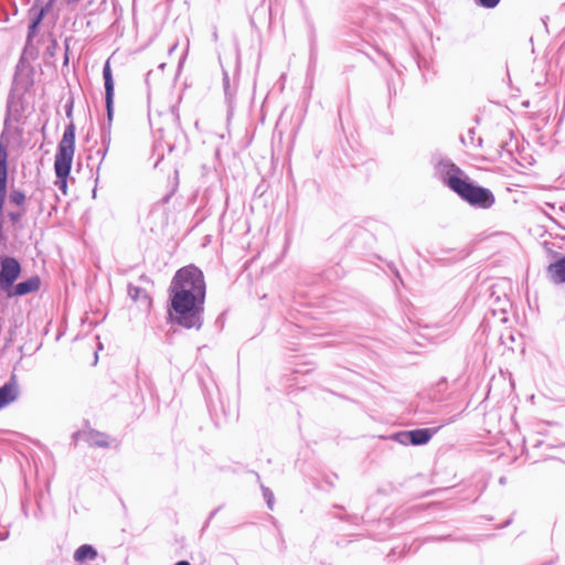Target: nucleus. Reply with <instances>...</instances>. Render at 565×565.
I'll use <instances>...</instances> for the list:
<instances>
[{
    "instance_id": "f257e3e1",
    "label": "nucleus",
    "mask_w": 565,
    "mask_h": 565,
    "mask_svg": "<svg viewBox=\"0 0 565 565\" xmlns=\"http://www.w3.org/2000/svg\"><path fill=\"white\" fill-rule=\"evenodd\" d=\"M205 297L203 271L193 264L179 268L168 288V321L185 329L200 330L204 321Z\"/></svg>"
},
{
    "instance_id": "f03ea898",
    "label": "nucleus",
    "mask_w": 565,
    "mask_h": 565,
    "mask_svg": "<svg viewBox=\"0 0 565 565\" xmlns=\"http://www.w3.org/2000/svg\"><path fill=\"white\" fill-rule=\"evenodd\" d=\"M28 94L9 92L6 102L3 130L0 135V244L4 241V206L7 189L9 184V150L10 139L8 134L13 131L20 136L23 132L22 125L26 121V111L30 106Z\"/></svg>"
},
{
    "instance_id": "7ed1b4c3",
    "label": "nucleus",
    "mask_w": 565,
    "mask_h": 565,
    "mask_svg": "<svg viewBox=\"0 0 565 565\" xmlns=\"http://www.w3.org/2000/svg\"><path fill=\"white\" fill-rule=\"evenodd\" d=\"M75 137L76 127L74 122H71L65 127L55 153L54 172L56 180L54 183L64 195L67 194V180L71 174L75 152Z\"/></svg>"
},
{
    "instance_id": "20e7f679",
    "label": "nucleus",
    "mask_w": 565,
    "mask_h": 565,
    "mask_svg": "<svg viewBox=\"0 0 565 565\" xmlns=\"http://www.w3.org/2000/svg\"><path fill=\"white\" fill-rule=\"evenodd\" d=\"M454 192L475 209L487 210L495 202L493 192L471 180L468 174Z\"/></svg>"
},
{
    "instance_id": "39448f33",
    "label": "nucleus",
    "mask_w": 565,
    "mask_h": 565,
    "mask_svg": "<svg viewBox=\"0 0 565 565\" xmlns=\"http://www.w3.org/2000/svg\"><path fill=\"white\" fill-rule=\"evenodd\" d=\"M103 79L105 88L106 120L100 125V142L103 147L108 149L111 141V124L115 114V81L109 60H107L103 66Z\"/></svg>"
},
{
    "instance_id": "423d86ee",
    "label": "nucleus",
    "mask_w": 565,
    "mask_h": 565,
    "mask_svg": "<svg viewBox=\"0 0 565 565\" xmlns=\"http://www.w3.org/2000/svg\"><path fill=\"white\" fill-rule=\"evenodd\" d=\"M430 162L435 168L436 177L452 192L467 175L456 163L449 158L441 154H434Z\"/></svg>"
},
{
    "instance_id": "0eeeda50",
    "label": "nucleus",
    "mask_w": 565,
    "mask_h": 565,
    "mask_svg": "<svg viewBox=\"0 0 565 565\" xmlns=\"http://www.w3.org/2000/svg\"><path fill=\"white\" fill-rule=\"evenodd\" d=\"M22 274L20 260L7 254L0 255V291L4 295L14 287L15 281Z\"/></svg>"
},
{
    "instance_id": "6e6552de",
    "label": "nucleus",
    "mask_w": 565,
    "mask_h": 565,
    "mask_svg": "<svg viewBox=\"0 0 565 565\" xmlns=\"http://www.w3.org/2000/svg\"><path fill=\"white\" fill-rule=\"evenodd\" d=\"M34 75L35 70L32 64L18 62L14 67V74L9 92L30 95L35 83Z\"/></svg>"
},
{
    "instance_id": "1a4fd4ad",
    "label": "nucleus",
    "mask_w": 565,
    "mask_h": 565,
    "mask_svg": "<svg viewBox=\"0 0 565 565\" xmlns=\"http://www.w3.org/2000/svg\"><path fill=\"white\" fill-rule=\"evenodd\" d=\"M438 428H415L401 430L391 436V439L404 446H424L430 441Z\"/></svg>"
},
{
    "instance_id": "9d476101",
    "label": "nucleus",
    "mask_w": 565,
    "mask_h": 565,
    "mask_svg": "<svg viewBox=\"0 0 565 565\" xmlns=\"http://www.w3.org/2000/svg\"><path fill=\"white\" fill-rule=\"evenodd\" d=\"M56 0H47L44 4L41 0H34L28 10L29 25L28 33L30 36H36L45 15L53 9Z\"/></svg>"
},
{
    "instance_id": "9b49d317",
    "label": "nucleus",
    "mask_w": 565,
    "mask_h": 565,
    "mask_svg": "<svg viewBox=\"0 0 565 565\" xmlns=\"http://www.w3.org/2000/svg\"><path fill=\"white\" fill-rule=\"evenodd\" d=\"M42 285V280L40 276L33 275L28 277L26 279L14 284V287L8 291L6 297L8 299L23 297L30 294H34L40 290Z\"/></svg>"
},
{
    "instance_id": "f8f14e48",
    "label": "nucleus",
    "mask_w": 565,
    "mask_h": 565,
    "mask_svg": "<svg viewBox=\"0 0 565 565\" xmlns=\"http://www.w3.org/2000/svg\"><path fill=\"white\" fill-rule=\"evenodd\" d=\"M20 396V387L15 373H12L9 380L0 386V409L15 402Z\"/></svg>"
},
{
    "instance_id": "ddd939ff",
    "label": "nucleus",
    "mask_w": 565,
    "mask_h": 565,
    "mask_svg": "<svg viewBox=\"0 0 565 565\" xmlns=\"http://www.w3.org/2000/svg\"><path fill=\"white\" fill-rule=\"evenodd\" d=\"M83 438L89 447L107 449L111 446L115 448L119 446V443L116 439H110L106 433L93 428L83 431Z\"/></svg>"
},
{
    "instance_id": "4468645a",
    "label": "nucleus",
    "mask_w": 565,
    "mask_h": 565,
    "mask_svg": "<svg viewBox=\"0 0 565 565\" xmlns=\"http://www.w3.org/2000/svg\"><path fill=\"white\" fill-rule=\"evenodd\" d=\"M557 257L546 268V275L551 282L554 285L565 284V255L553 253Z\"/></svg>"
},
{
    "instance_id": "2eb2a0df",
    "label": "nucleus",
    "mask_w": 565,
    "mask_h": 565,
    "mask_svg": "<svg viewBox=\"0 0 565 565\" xmlns=\"http://www.w3.org/2000/svg\"><path fill=\"white\" fill-rule=\"evenodd\" d=\"M239 64H241V57H239V53H237L236 70H235L234 78H233V84L226 88H223L224 98H225V103L227 106V119H230L233 116L234 109H235V100H236V93H237V86H238L236 77L239 73Z\"/></svg>"
},
{
    "instance_id": "dca6fc26",
    "label": "nucleus",
    "mask_w": 565,
    "mask_h": 565,
    "mask_svg": "<svg viewBox=\"0 0 565 565\" xmlns=\"http://www.w3.org/2000/svg\"><path fill=\"white\" fill-rule=\"evenodd\" d=\"M98 557V551L92 544H82L79 545L73 555L75 563L79 565L87 564Z\"/></svg>"
},
{
    "instance_id": "f3484780",
    "label": "nucleus",
    "mask_w": 565,
    "mask_h": 565,
    "mask_svg": "<svg viewBox=\"0 0 565 565\" xmlns=\"http://www.w3.org/2000/svg\"><path fill=\"white\" fill-rule=\"evenodd\" d=\"M128 296L134 301H139L146 309H150L152 306V298L149 296L146 289L128 284L127 286Z\"/></svg>"
},
{
    "instance_id": "a211bd4d",
    "label": "nucleus",
    "mask_w": 565,
    "mask_h": 565,
    "mask_svg": "<svg viewBox=\"0 0 565 565\" xmlns=\"http://www.w3.org/2000/svg\"><path fill=\"white\" fill-rule=\"evenodd\" d=\"M35 36H30L29 33H26L25 44L22 50V53L19 57L18 62H23L24 64H31L30 61H35L39 57V49L34 44Z\"/></svg>"
},
{
    "instance_id": "6ab92c4d",
    "label": "nucleus",
    "mask_w": 565,
    "mask_h": 565,
    "mask_svg": "<svg viewBox=\"0 0 565 565\" xmlns=\"http://www.w3.org/2000/svg\"><path fill=\"white\" fill-rule=\"evenodd\" d=\"M7 189V198L9 199V203L18 209L25 207L26 195L23 190L19 188L11 186L10 192Z\"/></svg>"
},
{
    "instance_id": "aec40b11",
    "label": "nucleus",
    "mask_w": 565,
    "mask_h": 565,
    "mask_svg": "<svg viewBox=\"0 0 565 565\" xmlns=\"http://www.w3.org/2000/svg\"><path fill=\"white\" fill-rule=\"evenodd\" d=\"M466 542V543H472L476 541V539L470 537L468 535L466 536H454L452 534L447 535H440V536H427L424 542Z\"/></svg>"
},
{
    "instance_id": "412c9836",
    "label": "nucleus",
    "mask_w": 565,
    "mask_h": 565,
    "mask_svg": "<svg viewBox=\"0 0 565 565\" xmlns=\"http://www.w3.org/2000/svg\"><path fill=\"white\" fill-rule=\"evenodd\" d=\"M167 148L168 152L171 153L174 150V142L168 141V140H157L154 143V152L158 154V160L154 163V168L158 167L159 162L163 159V150L161 149Z\"/></svg>"
},
{
    "instance_id": "4be33fe9",
    "label": "nucleus",
    "mask_w": 565,
    "mask_h": 565,
    "mask_svg": "<svg viewBox=\"0 0 565 565\" xmlns=\"http://www.w3.org/2000/svg\"><path fill=\"white\" fill-rule=\"evenodd\" d=\"M25 213H26V207L18 209L15 211H9L7 213V216L14 230L22 228L21 222H22V218L25 215Z\"/></svg>"
},
{
    "instance_id": "5701e85b",
    "label": "nucleus",
    "mask_w": 565,
    "mask_h": 565,
    "mask_svg": "<svg viewBox=\"0 0 565 565\" xmlns=\"http://www.w3.org/2000/svg\"><path fill=\"white\" fill-rule=\"evenodd\" d=\"M57 49H58V43H57L56 38L54 36L53 33H49V45L46 46V49L44 51V60H45L46 64L49 63L47 62L49 58L55 57Z\"/></svg>"
},
{
    "instance_id": "b1692460",
    "label": "nucleus",
    "mask_w": 565,
    "mask_h": 565,
    "mask_svg": "<svg viewBox=\"0 0 565 565\" xmlns=\"http://www.w3.org/2000/svg\"><path fill=\"white\" fill-rule=\"evenodd\" d=\"M509 136H510V140H502L500 143H499V149H498V152L500 154H502L503 152H507L509 156H512L513 154V151L515 149V143L513 142L512 138H513V132L512 131H508L507 132Z\"/></svg>"
},
{
    "instance_id": "393cba45",
    "label": "nucleus",
    "mask_w": 565,
    "mask_h": 565,
    "mask_svg": "<svg viewBox=\"0 0 565 565\" xmlns=\"http://www.w3.org/2000/svg\"><path fill=\"white\" fill-rule=\"evenodd\" d=\"M411 58L417 66L419 71H424V68L427 66V61L424 57H420L417 51L413 47L411 51Z\"/></svg>"
},
{
    "instance_id": "a878e982",
    "label": "nucleus",
    "mask_w": 565,
    "mask_h": 565,
    "mask_svg": "<svg viewBox=\"0 0 565 565\" xmlns=\"http://www.w3.org/2000/svg\"><path fill=\"white\" fill-rule=\"evenodd\" d=\"M262 492H263V497L266 501L268 509L274 510L275 497H274L273 491L269 488L262 486Z\"/></svg>"
},
{
    "instance_id": "bb28decb",
    "label": "nucleus",
    "mask_w": 565,
    "mask_h": 565,
    "mask_svg": "<svg viewBox=\"0 0 565 565\" xmlns=\"http://www.w3.org/2000/svg\"><path fill=\"white\" fill-rule=\"evenodd\" d=\"M473 2L477 7L491 10L497 8L501 0H473Z\"/></svg>"
},
{
    "instance_id": "cd10ccee",
    "label": "nucleus",
    "mask_w": 565,
    "mask_h": 565,
    "mask_svg": "<svg viewBox=\"0 0 565 565\" xmlns=\"http://www.w3.org/2000/svg\"><path fill=\"white\" fill-rule=\"evenodd\" d=\"M44 196H45V194H44V191H42V190L34 192L30 196V200H33L38 203L39 213H42L44 211Z\"/></svg>"
},
{
    "instance_id": "c85d7f7f",
    "label": "nucleus",
    "mask_w": 565,
    "mask_h": 565,
    "mask_svg": "<svg viewBox=\"0 0 565 565\" xmlns=\"http://www.w3.org/2000/svg\"><path fill=\"white\" fill-rule=\"evenodd\" d=\"M64 110L66 117L70 119V124L73 122L74 97L72 95L66 99Z\"/></svg>"
},
{
    "instance_id": "c756f323",
    "label": "nucleus",
    "mask_w": 565,
    "mask_h": 565,
    "mask_svg": "<svg viewBox=\"0 0 565 565\" xmlns=\"http://www.w3.org/2000/svg\"><path fill=\"white\" fill-rule=\"evenodd\" d=\"M553 466L552 470L565 476V461L552 457Z\"/></svg>"
},
{
    "instance_id": "7c9ffc66",
    "label": "nucleus",
    "mask_w": 565,
    "mask_h": 565,
    "mask_svg": "<svg viewBox=\"0 0 565 565\" xmlns=\"http://www.w3.org/2000/svg\"><path fill=\"white\" fill-rule=\"evenodd\" d=\"M72 38H66L65 41H64V49H65V52H64V57H63V70L66 68L68 70V63H70V42H71Z\"/></svg>"
},
{
    "instance_id": "2f4dec72",
    "label": "nucleus",
    "mask_w": 565,
    "mask_h": 565,
    "mask_svg": "<svg viewBox=\"0 0 565 565\" xmlns=\"http://www.w3.org/2000/svg\"><path fill=\"white\" fill-rule=\"evenodd\" d=\"M339 268H331V269H328L323 273L324 275V278L328 279V280H332V279H337L340 277L339 275Z\"/></svg>"
},
{
    "instance_id": "473e14b6",
    "label": "nucleus",
    "mask_w": 565,
    "mask_h": 565,
    "mask_svg": "<svg viewBox=\"0 0 565 565\" xmlns=\"http://www.w3.org/2000/svg\"><path fill=\"white\" fill-rule=\"evenodd\" d=\"M222 75H223V78H222L223 88L231 86L233 83H231L228 71L225 70L223 66H222Z\"/></svg>"
},
{
    "instance_id": "72a5a7b5",
    "label": "nucleus",
    "mask_w": 565,
    "mask_h": 565,
    "mask_svg": "<svg viewBox=\"0 0 565 565\" xmlns=\"http://www.w3.org/2000/svg\"><path fill=\"white\" fill-rule=\"evenodd\" d=\"M361 520L362 518L358 514H345V522L350 524L358 525Z\"/></svg>"
},
{
    "instance_id": "f704fd0d",
    "label": "nucleus",
    "mask_w": 565,
    "mask_h": 565,
    "mask_svg": "<svg viewBox=\"0 0 565 565\" xmlns=\"http://www.w3.org/2000/svg\"><path fill=\"white\" fill-rule=\"evenodd\" d=\"M108 149H106V147H102L99 149L96 150V156L99 157V162H98V167L100 166V163L103 162L104 158L106 157V153H107Z\"/></svg>"
},
{
    "instance_id": "c9c22d12",
    "label": "nucleus",
    "mask_w": 565,
    "mask_h": 565,
    "mask_svg": "<svg viewBox=\"0 0 565 565\" xmlns=\"http://www.w3.org/2000/svg\"><path fill=\"white\" fill-rule=\"evenodd\" d=\"M52 196L54 199V204L52 205V207H51V210L49 212L50 216L52 215L53 212L57 211V202L60 201V198H58V195L55 192L52 193Z\"/></svg>"
},
{
    "instance_id": "e433bc0d",
    "label": "nucleus",
    "mask_w": 565,
    "mask_h": 565,
    "mask_svg": "<svg viewBox=\"0 0 565 565\" xmlns=\"http://www.w3.org/2000/svg\"><path fill=\"white\" fill-rule=\"evenodd\" d=\"M338 116H339L341 129L344 131L345 127H344V122H343V107L342 106H340L338 108Z\"/></svg>"
},
{
    "instance_id": "4c0bfd02",
    "label": "nucleus",
    "mask_w": 565,
    "mask_h": 565,
    "mask_svg": "<svg viewBox=\"0 0 565 565\" xmlns=\"http://www.w3.org/2000/svg\"><path fill=\"white\" fill-rule=\"evenodd\" d=\"M475 135H476V129L470 128L468 130V138H469L471 145H475V140H476Z\"/></svg>"
},
{
    "instance_id": "58836bf2",
    "label": "nucleus",
    "mask_w": 565,
    "mask_h": 565,
    "mask_svg": "<svg viewBox=\"0 0 565 565\" xmlns=\"http://www.w3.org/2000/svg\"><path fill=\"white\" fill-rule=\"evenodd\" d=\"M171 111L174 114L175 125L179 126L180 125V116H179L177 106H172Z\"/></svg>"
},
{
    "instance_id": "ea45409f",
    "label": "nucleus",
    "mask_w": 565,
    "mask_h": 565,
    "mask_svg": "<svg viewBox=\"0 0 565 565\" xmlns=\"http://www.w3.org/2000/svg\"><path fill=\"white\" fill-rule=\"evenodd\" d=\"M541 446H546V448H552L553 447L551 444H545L543 440H536L533 444L534 448H540Z\"/></svg>"
},
{
    "instance_id": "a19ab883",
    "label": "nucleus",
    "mask_w": 565,
    "mask_h": 565,
    "mask_svg": "<svg viewBox=\"0 0 565 565\" xmlns=\"http://www.w3.org/2000/svg\"><path fill=\"white\" fill-rule=\"evenodd\" d=\"M334 479H338V475L337 473H333L331 477H329V476L326 477V482L329 486L333 487L334 486V482H333Z\"/></svg>"
},
{
    "instance_id": "79ce46f5",
    "label": "nucleus",
    "mask_w": 565,
    "mask_h": 565,
    "mask_svg": "<svg viewBox=\"0 0 565 565\" xmlns=\"http://www.w3.org/2000/svg\"><path fill=\"white\" fill-rule=\"evenodd\" d=\"M8 536H9V531L8 530H1L0 531V541L7 540Z\"/></svg>"
},
{
    "instance_id": "37998d69",
    "label": "nucleus",
    "mask_w": 565,
    "mask_h": 565,
    "mask_svg": "<svg viewBox=\"0 0 565 565\" xmlns=\"http://www.w3.org/2000/svg\"><path fill=\"white\" fill-rule=\"evenodd\" d=\"M500 311L502 313V317H500V321L501 322H507L508 321L507 310L504 308H501Z\"/></svg>"
},
{
    "instance_id": "c03bdc74",
    "label": "nucleus",
    "mask_w": 565,
    "mask_h": 565,
    "mask_svg": "<svg viewBox=\"0 0 565 565\" xmlns=\"http://www.w3.org/2000/svg\"><path fill=\"white\" fill-rule=\"evenodd\" d=\"M512 523V519L509 518L503 524L499 525V529H503L509 526Z\"/></svg>"
},
{
    "instance_id": "a18cd8bd",
    "label": "nucleus",
    "mask_w": 565,
    "mask_h": 565,
    "mask_svg": "<svg viewBox=\"0 0 565 565\" xmlns=\"http://www.w3.org/2000/svg\"><path fill=\"white\" fill-rule=\"evenodd\" d=\"M218 510H220V508L214 509V510L210 513L207 521H210L211 519H213V518L215 516V514L218 512Z\"/></svg>"
},
{
    "instance_id": "49530a36",
    "label": "nucleus",
    "mask_w": 565,
    "mask_h": 565,
    "mask_svg": "<svg viewBox=\"0 0 565 565\" xmlns=\"http://www.w3.org/2000/svg\"><path fill=\"white\" fill-rule=\"evenodd\" d=\"M475 142H477L476 145H477L478 147H481V146H482L483 140H482V138H481V137H478V138H476Z\"/></svg>"
},
{
    "instance_id": "de8ad7c7",
    "label": "nucleus",
    "mask_w": 565,
    "mask_h": 565,
    "mask_svg": "<svg viewBox=\"0 0 565 565\" xmlns=\"http://www.w3.org/2000/svg\"><path fill=\"white\" fill-rule=\"evenodd\" d=\"M334 518H337L341 521H345V514H337V515H334Z\"/></svg>"
},
{
    "instance_id": "09e8293b",
    "label": "nucleus",
    "mask_w": 565,
    "mask_h": 565,
    "mask_svg": "<svg viewBox=\"0 0 565 565\" xmlns=\"http://www.w3.org/2000/svg\"><path fill=\"white\" fill-rule=\"evenodd\" d=\"M508 339H509L511 342H514V341H515L514 334H513L512 332L509 334Z\"/></svg>"
},
{
    "instance_id": "8fccbe9b",
    "label": "nucleus",
    "mask_w": 565,
    "mask_h": 565,
    "mask_svg": "<svg viewBox=\"0 0 565 565\" xmlns=\"http://www.w3.org/2000/svg\"><path fill=\"white\" fill-rule=\"evenodd\" d=\"M333 508H334V509H339V510H343V509H344V507H343V505H340V504H334V505H333Z\"/></svg>"
},
{
    "instance_id": "3c124183",
    "label": "nucleus",
    "mask_w": 565,
    "mask_h": 565,
    "mask_svg": "<svg viewBox=\"0 0 565 565\" xmlns=\"http://www.w3.org/2000/svg\"><path fill=\"white\" fill-rule=\"evenodd\" d=\"M177 47V44L172 45L170 49H169V53L171 54Z\"/></svg>"
},
{
    "instance_id": "603ef678",
    "label": "nucleus",
    "mask_w": 565,
    "mask_h": 565,
    "mask_svg": "<svg viewBox=\"0 0 565 565\" xmlns=\"http://www.w3.org/2000/svg\"><path fill=\"white\" fill-rule=\"evenodd\" d=\"M394 554H395V548H393V550L391 551V553H390V554H387V557H388V558H391Z\"/></svg>"
},
{
    "instance_id": "864d4df0",
    "label": "nucleus",
    "mask_w": 565,
    "mask_h": 565,
    "mask_svg": "<svg viewBox=\"0 0 565 565\" xmlns=\"http://www.w3.org/2000/svg\"><path fill=\"white\" fill-rule=\"evenodd\" d=\"M501 341H502V344H504L505 347H508V342L503 339V337H501Z\"/></svg>"
},
{
    "instance_id": "5fc2aeb1",
    "label": "nucleus",
    "mask_w": 565,
    "mask_h": 565,
    "mask_svg": "<svg viewBox=\"0 0 565 565\" xmlns=\"http://www.w3.org/2000/svg\"><path fill=\"white\" fill-rule=\"evenodd\" d=\"M546 205L550 207V209H554V204L553 203H546Z\"/></svg>"
},
{
    "instance_id": "6e6d98bb",
    "label": "nucleus",
    "mask_w": 565,
    "mask_h": 565,
    "mask_svg": "<svg viewBox=\"0 0 565 565\" xmlns=\"http://www.w3.org/2000/svg\"><path fill=\"white\" fill-rule=\"evenodd\" d=\"M460 140H461L462 143L466 145V138L463 136L460 137Z\"/></svg>"
},
{
    "instance_id": "4d7b16f0",
    "label": "nucleus",
    "mask_w": 565,
    "mask_h": 565,
    "mask_svg": "<svg viewBox=\"0 0 565 565\" xmlns=\"http://www.w3.org/2000/svg\"><path fill=\"white\" fill-rule=\"evenodd\" d=\"M79 0H68V3H75V2H78Z\"/></svg>"
},
{
    "instance_id": "13d9d810",
    "label": "nucleus",
    "mask_w": 565,
    "mask_h": 565,
    "mask_svg": "<svg viewBox=\"0 0 565 565\" xmlns=\"http://www.w3.org/2000/svg\"><path fill=\"white\" fill-rule=\"evenodd\" d=\"M443 383H446V379H443V380L438 383V385H441Z\"/></svg>"
},
{
    "instance_id": "bf43d9fd",
    "label": "nucleus",
    "mask_w": 565,
    "mask_h": 565,
    "mask_svg": "<svg viewBox=\"0 0 565 565\" xmlns=\"http://www.w3.org/2000/svg\"><path fill=\"white\" fill-rule=\"evenodd\" d=\"M399 554H401V556L404 555L405 554V548H402Z\"/></svg>"
},
{
    "instance_id": "052dcab7",
    "label": "nucleus",
    "mask_w": 565,
    "mask_h": 565,
    "mask_svg": "<svg viewBox=\"0 0 565 565\" xmlns=\"http://www.w3.org/2000/svg\"><path fill=\"white\" fill-rule=\"evenodd\" d=\"M504 480H505V479H504L503 477H502V478H500V483H504Z\"/></svg>"
}]
</instances>
